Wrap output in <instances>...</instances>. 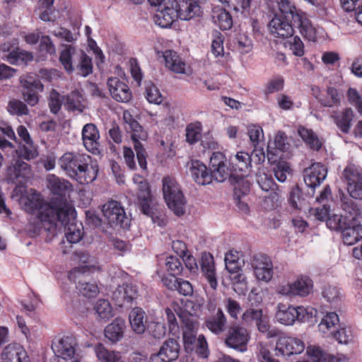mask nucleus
Listing matches in <instances>:
<instances>
[{
  "label": "nucleus",
  "instance_id": "26",
  "mask_svg": "<svg viewBox=\"0 0 362 362\" xmlns=\"http://www.w3.org/2000/svg\"><path fill=\"white\" fill-rule=\"evenodd\" d=\"M31 173L30 166L20 158L14 159L8 168V176L13 182L22 183Z\"/></svg>",
  "mask_w": 362,
  "mask_h": 362
},
{
  "label": "nucleus",
  "instance_id": "40",
  "mask_svg": "<svg viewBox=\"0 0 362 362\" xmlns=\"http://www.w3.org/2000/svg\"><path fill=\"white\" fill-rule=\"evenodd\" d=\"M94 351L100 362H124L120 352L108 350L103 344L96 345Z\"/></svg>",
  "mask_w": 362,
  "mask_h": 362
},
{
  "label": "nucleus",
  "instance_id": "37",
  "mask_svg": "<svg viewBox=\"0 0 362 362\" xmlns=\"http://www.w3.org/2000/svg\"><path fill=\"white\" fill-rule=\"evenodd\" d=\"M129 321L134 332L141 334L145 332L146 320L145 312L142 309L139 308L132 309L129 315Z\"/></svg>",
  "mask_w": 362,
  "mask_h": 362
},
{
  "label": "nucleus",
  "instance_id": "51",
  "mask_svg": "<svg viewBox=\"0 0 362 362\" xmlns=\"http://www.w3.org/2000/svg\"><path fill=\"white\" fill-rule=\"evenodd\" d=\"M322 294L327 302L333 304H337L342 298L340 289L334 285L325 286Z\"/></svg>",
  "mask_w": 362,
  "mask_h": 362
},
{
  "label": "nucleus",
  "instance_id": "62",
  "mask_svg": "<svg viewBox=\"0 0 362 362\" xmlns=\"http://www.w3.org/2000/svg\"><path fill=\"white\" fill-rule=\"evenodd\" d=\"M257 182L260 188L265 192L273 189L274 187L273 179L270 175H267L264 170L259 171L257 175Z\"/></svg>",
  "mask_w": 362,
  "mask_h": 362
},
{
  "label": "nucleus",
  "instance_id": "27",
  "mask_svg": "<svg viewBox=\"0 0 362 362\" xmlns=\"http://www.w3.org/2000/svg\"><path fill=\"white\" fill-rule=\"evenodd\" d=\"M189 170L193 180L199 185H205L212 181V175L206 166L199 160H192L189 163Z\"/></svg>",
  "mask_w": 362,
  "mask_h": 362
},
{
  "label": "nucleus",
  "instance_id": "28",
  "mask_svg": "<svg viewBox=\"0 0 362 362\" xmlns=\"http://www.w3.org/2000/svg\"><path fill=\"white\" fill-rule=\"evenodd\" d=\"M339 324L338 315L334 312L327 313L318 324V331L325 337H332Z\"/></svg>",
  "mask_w": 362,
  "mask_h": 362
},
{
  "label": "nucleus",
  "instance_id": "29",
  "mask_svg": "<svg viewBox=\"0 0 362 362\" xmlns=\"http://www.w3.org/2000/svg\"><path fill=\"white\" fill-rule=\"evenodd\" d=\"M231 170L235 174L240 172L241 174L247 175L250 172L251 166V156L244 151L238 152L229 158Z\"/></svg>",
  "mask_w": 362,
  "mask_h": 362
},
{
  "label": "nucleus",
  "instance_id": "7",
  "mask_svg": "<svg viewBox=\"0 0 362 362\" xmlns=\"http://www.w3.org/2000/svg\"><path fill=\"white\" fill-rule=\"evenodd\" d=\"M133 182L139 190L137 197L142 213L151 217L153 223H157L159 226H163L165 224L164 220L161 219L159 216L155 213L154 209L151 205V195L148 183L142 176L139 175H135L133 177Z\"/></svg>",
  "mask_w": 362,
  "mask_h": 362
},
{
  "label": "nucleus",
  "instance_id": "4",
  "mask_svg": "<svg viewBox=\"0 0 362 362\" xmlns=\"http://www.w3.org/2000/svg\"><path fill=\"white\" fill-rule=\"evenodd\" d=\"M123 119L124 122V129L130 135L131 139L134 143L138 163L140 167L145 170L147 168L146 151L140 141H146L148 138V134L143 127L133 118L129 112H124Z\"/></svg>",
  "mask_w": 362,
  "mask_h": 362
},
{
  "label": "nucleus",
  "instance_id": "32",
  "mask_svg": "<svg viewBox=\"0 0 362 362\" xmlns=\"http://www.w3.org/2000/svg\"><path fill=\"white\" fill-rule=\"evenodd\" d=\"M201 267L204 275L213 289L217 286V280L213 256L209 252H204L201 257Z\"/></svg>",
  "mask_w": 362,
  "mask_h": 362
},
{
  "label": "nucleus",
  "instance_id": "11",
  "mask_svg": "<svg viewBox=\"0 0 362 362\" xmlns=\"http://www.w3.org/2000/svg\"><path fill=\"white\" fill-rule=\"evenodd\" d=\"M102 212L110 225L127 227L129 224L128 218L124 209L117 201H109L103 206Z\"/></svg>",
  "mask_w": 362,
  "mask_h": 362
},
{
  "label": "nucleus",
  "instance_id": "13",
  "mask_svg": "<svg viewBox=\"0 0 362 362\" xmlns=\"http://www.w3.org/2000/svg\"><path fill=\"white\" fill-rule=\"evenodd\" d=\"M249 340L250 334L245 328L233 326L228 330L225 342L228 347L243 352L247 349V344Z\"/></svg>",
  "mask_w": 362,
  "mask_h": 362
},
{
  "label": "nucleus",
  "instance_id": "22",
  "mask_svg": "<svg viewBox=\"0 0 362 362\" xmlns=\"http://www.w3.org/2000/svg\"><path fill=\"white\" fill-rule=\"evenodd\" d=\"M99 132L93 124L84 125L82 129V139L85 148L93 154L100 153L99 150Z\"/></svg>",
  "mask_w": 362,
  "mask_h": 362
},
{
  "label": "nucleus",
  "instance_id": "6",
  "mask_svg": "<svg viewBox=\"0 0 362 362\" xmlns=\"http://www.w3.org/2000/svg\"><path fill=\"white\" fill-rule=\"evenodd\" d=\"M163 192L165 201L177 216L185 212L186 200L175 180L166 177L163 180Z\"/></svg>",
  "mask_w": 362,
  "mask_h": 362
},
{
  "label": "nucleus",
  "instance_id": "8",
  "mask_svg": "<svg viewBox=\"0 0 362 362\" xmlns=\"http://www.w3.org/2000/svg\"><path fill=\"white\" fill-rule=\"evenodd\" d=\"M313 282L308 276H299L293 282L284 281L276 288L277 294L293 298L308 296L313 291Z\"/></svg>",
  "mask_w": 362,
  "mask_h": 362
},
{
  "label": "nucleus",
  "instance_id": "12",
  "mask_svg": "<svg viewBox=\"0 0 362 362\" xmlns=\"http://www.w3.org/2000/svg\"><path fill=\"white\" fill-rule=\"evenodd\" d=\"M20 83L23 87V95L24 100L31 106L38 103L39 97L35 90L42 91L44 86L39 80L35 79L32 76L21 77Z\"/></svg>",
  "mask_w": 362,
  "mask_h": 362
},
{
  "label": "nucleus",
  "instance_id": "45",
  "mask_svg": "<svg viewBox=\"0 0 362 362\" xmlns=\"http://www.w3.org/2000/svg\"><path fill=\"white\" fill-rule=\"evenodd\" d=\"M279 11L286 17H291L294 23L296 21H300V17L303 14L300 10H298L294 4L289 0H275Z\"/></svg>",
  "mask_w": 362,
  "mask_h": 362
},
{
  "label": "nucleus",
  "instance_id": "41",
  "mask_svg": "<svg viewBox=\"0 0 362 362\" xmlns=\"http://www.w3.org/2000/svg\"><path fill=\"white\" fill-rule=\"evenodd\" d=\"M226 321L222 310L218 309L214 315L206 320L205 325L211 332L218 334L226 329Z\"/></svg>",
  "mask_w": 362,
  "mask_h": 362
},
{
  "label": "nucleus",
  "instance_id": "48",
  "mask_svg": "<svg viewBox=\"0 0 362 362\" xmlns=\"http://www.w3.org/2000/svg\"><path fill=\"white\" fill-rule=\"evenodd\" d=\"M344 213L346 214L344 217L341 215L332 213V215L327 219V227L334 230L341 231L344 229L351 222L350 216L346 212Z\"/></svg>",
  "mask_w": 362,
  "mask_h": 362
},
{
  "label": "nucleus",
  "instance_id": "33",
  "mask_svg": "<svg viewBox=\"0 0 362 362\" xmlns=\"http://www.w3.org/2000/svg\"><path fill=\"white\" fill-rule=\"evenodd\" d=\"M275 317L284 325H293L296 321V307L283 303H278Z\"/></svg>",
  "mask_w": 362,
  "mask_h": 362
},
{
  "label": "nucleus",
  "instance_id": "47",
  "mask_svg": "<svg viewBox=\"0 0 362 362\" xmlns=\"http://www.w3.org/2000/svg\"><path fill=\"white\" fill-rule=\"evenodd\" d=\"M78 57V52L71 45H64L61 52L59 60L64 68L68 71L71 72L74 70L72 62L75 57Z\"/></svg>",
  "mask_w": 362,
  "mask_h": 362
},
{
  "label": "nucleus",
  "instance_id": "19",
  "mask_svg": "<svg viewBox=\"0 0 362 362\" xmlns=\"http://www.w3.org/2000/svg\"><path fill=\"white\" fill-rule=\"evenodd\" d=\"M289 148V144L287 141L286 135L281 132H279L272 141L268 142L267 157L271 162H276V158H281L283 153Z\"/></svg>",
  "mask_w": 362,
  "mask_h": 362
},
{
  "label": "nucleus",
  "instance_id": "31",
  "mask_svg": "<svg viewBox=\"0 0 362 362\" xmlns=\"http://www.w3.org/2000/svg\"><path fill=\"white\" fill-rule=\"evenodd\" d=\"M126 329L125 320L122 317H116L105 329V337L112 343L120 341Z\"/></svg>",
  "mask_w": 362,
  "mask_h": 362
},
{
  "label": "nucleus",
  "instance_id": "30",
  "mask_svg": "<svg viewBox=\"0 0 362 362\" xmlns=\"http://www.w3.org/2000/svg\"><path fill=\"white\" fill-rule=\"evenodd\" d=\"M203 11L199 2L196 0H187L179 4V18L183 21L199 17Z\"/></svg>",
  "mask_w": 362,
  "mask_h": 362
},
{
  "label": "nucleus",
  "instance_id": "10",
  "mask_svg": "<svg viewBox=\"0 0 362 362\" xmlns=\"http://www.w3.org/2000/svg\"><path fill=\"white\" fill-rule=\"evenodd\" d=\"M343 176L350 196L354 199H362V169L350 165L344 170Z\"/></svg>",
  "mask_w": 362,
  "mask_h": 362
},
{
  "label": "nucleus",
  "instance_id": "63",
  "mask_svg": "<svg viewBox=\"0 0 362 362\" xmlns=\"http://www.w3.org/2000/svg\"><path fill=\"white\" fill-rule=\"evenodd\" d=\"M301 191L298 187H294L289 194L288 201L293 209H300L304 204V199L302 198Z\"/></svg>",
  "mask_w": 362,
  "mask_h": 362
},
{
  "label": "nucleus",
  "instance_id": "43",
  "mask_svg": "<svg viewBox=\"0 0 362 362\" xmlns=\"http://www.w3.org/2000/svg\"><path fill=\"white\" fill-rule=\"evenodd\" d=\"M300 28L301 35L309 41L315 42L317 37V30L311 24L304 13L300 17V21L294 22Z\"/></svg>",
  "mask_w": 362,
  "mask_h": 362
},
{
  "label": "nucleus",
  "instance_id": "59",
  "mask_svg": "<svg viewBox=\"0 0 362 362\" xmlns=\"http://www.w3.org/2000/svg\"><path fill=\"white\" fill-rule=\"evenodd\" d=\"M332 337L334 338L339 343L344 344L353 342L354 339L351 329L348 327L337 329Z\"/></svg>",
  "mask_w": 362,
  "mask_h": 362
},
{
  "label": "nucleus",
  "instance_id": "2",
  "mask_svg": "<svg viewBox=\"0 0 362 362\" xmlns=\"http://www.w3.org/2000/svg\"><path fill=\"white\" fill-rule=\"evenodd\" d=\"M60 167L71 177H76L81 184L96 179L98 166L90 156L84 153H66L59 159Z\"/></svg>",
  "mask_w": 362,
  "mask_h": 362
},
{
  "label": "nucleus",
  "instance_id": "18",
  "mask_svg": "<svg viewBox=\"0 0 362 362\" xmlns=\"http://www.w3.org/2000/svg\"><path fill=\"white\" fill-rule=\"evenodd\" d=\"M0 359L1 362H31L24 347L16 343L10 344L4 348Z\"/></svg>",
  "mask_w": 362,
  "mask_h": 362
},
{
  "label": "nucleus",
  "instance_id": "58",
  "mask_svg": "<svg viewBox=\"0 0 362 362\" xmlns=\"http://www.w3.org/2000/svg\"><path fill=\"white\" fill-rule=\"evenodd\" d=\"M146 98L150 103L160 105L163 101V96L158 88L152 83L146 87Z\"/></svg>",
  "mask_w": 362,
  "mask_h": 362
},
{
  "label": "nucleus",
  "instance_id": "52",
  "mask_svg": "<svg viewBox=\"0 0 362 362\" xmlns=\"http://www.w3.org/2000/svg\"><path fill=\"white\" fill-rule=\"evenodd\" d=\"M211 175L212 180L214 179L218 182H223L228 177L230 179L235 175L231 168H228L226 163L219 165L218 167L211 169Z\"/></svg>",
  "mask_w": 362,
  "mask_h": 362
},
{
  "label": "nucleus",
  "instance_id": "23",
  "mask_svg": "<svg viewBox=\"0 0 362 362\" xmlns=\"http://www.w3.org/2000/svg\"><path fill=\"white\" fill-rule=\"evenodd\" d=\"M327 175V170L322 164L314 163L305 170L304 182L308 187L315 188L320 185Z\"/></svg>",
  "mask_w": 362,
  "mask_h": 362
},
{
  "label": "nucleus",
  "instance_id": "54",
  "mask_svg": "<svg viewBox=\"0 0 362 362\" xmlns=\"http://www.w3.org/2000/svg\"><path fill=\"white\" fill-rule=\"evenodd\" d=\"M224 36L222 33L217 30H214L212 33L211 52L214 56L223 55V41Z\"/></svg>",
  "mask_w": 362,
  "mask_h": 362
},
{
  "label": "nucleus",
  "instance_id": "39",
  "mask_svg": "<svg viewBox=\"0 0 362 362\" xmlns=\"http://www.w3.org/2000/svg\"><path fill=\"white\" fill-rule=\"evenodd\" d=\"M95 318L99 322H106L114 316L113 308L110 303L105 299L98 300L93 305Z\"/></svg>",
  "mask_w": 362,
  "mask_h": 362
},
{
  "label": "nucleus",
  "instance_id": "36",
  "mask_svg": "<svg viewBox=\"0 0 362 362\" xmlns=\"http://www.w3.org/2000/svg\"><path fill=\"white\" fill-rule=\"evenodd\" d=\"M213 22L222 30H229L233 25L230 14L222 7L214 6L211 11Z\"/></svg>",
  "mask_w": 362,
  "mask_h": 362
},
{
  "label": "nucleus",
  "instance_id": "38",
  "mask_svg": "<svg viewBox=\"0 0 362 362\" xmlns=\"http://www.w3.org/2000/svg\"><path fill=\"white\" fill-rule=\"evenodd\" d=\"M269 28L272 34L277 37H288L293 33L292 25L278 17H274L270 21Z\"/></svg>",
  "mask_w": 362,
  "mask_h": 362
},
{
  "label": "nucleus",
  "instance_id": "20",
  "mask_svg": "<svg viewBox=\"0 0 362 362\" xmlns=\"http://www.w3.org/2000/svg\"><path fill=\"white\" fill-rule=\"evenodd\" d=\"M183 327V341L185 348L187 350H193L195 348V344L197 341L196 338L197 331L198 329V322L194 318L186 317L183 314L180 315Z\"/></svg>",
  "mask_w": 362,
  "mask_h": 362
},
{
  "label": "nucleus",
  "instance_id": "44",
  "mask_svg": "<svg viewBox=\"0 0 362 362\" xmlns=\"http://www.w3.org/2000/svg\"><path fill=\"white\" fill-rule=\"evenodd\" d=\"M64 105L69 110L82 112L86 107V102L80 92L74 90L67 95Z\"/></svg>",
  "mask_w": 362,
  "mask_h": 362
},
{
  "label": "nucleus",
  "instance_id": "61",
  "mask_svg": "<svg viewBox=\"0 0 362 362\" xmlns=\"http://www.w3.org/2000/svg\"><path fill=\"white\" fill-rule=\"evenodd\" d=\"M276 178L281 182L287 179V177L291 175V169L289 164L286 162H279L274 169Z\"/></svg>",
  "mask_w": 362,
  "mask_h": 362
},
{
  "label": "nucleus",
  "instance_id": "64",
  "mask_svg": "<svg viewBox=\"0 0 362 362\" xmlns=\"http://www.w3.org/2000/svg\"><path fill=\"white\" fill-rule=\"evenodd\" d=\"M257 356L259 362H279L272 356L268 346L262 343L257 345Z\"/></svg>",
  "mask_w": 362,
  "mask_h": 362
},
{
  "label": "nucleus",
  "instance_id": "1",
  "mask_svg": "<svg viewBox=\"0 0 362 362\" xmlns=\"http://www.w3.org/2000/svg\"><path fill=\"white\" fill-rule=\"evenodd\" d=\"M52 211V209L48 206L42 211L43 220H46L48 223L45 230L52 231L60 226L64 228L65 235L69 243H78L83 234V226L81 223L76 222L75 220L76 211L73 205L70 202H64L54 216H49Z\"/></svg>",
  "mask_w": 362,
  "mask_h": 362
},
{
  "label": "nucleus",
  "instance_id": "34",
  "mask_svg": "<svg viewBox=\"0 0 362 362\" xmlns=\"http://www.w3.org/2000/svg\"><path fill=\"white\" fill-rule=\"evenodd\" d=\"M78 261L81 264L78 267L74 268L69 278L72 279V275L76 273H85L87 272H94L98 270L100 267L98 264L97 260L94 257L90 256L86 252H78L76 254Z\"/></svg>",
  "mask_w": 362,
  "mask_h": 362
},
{
  "label": "nucleus",
  "instance_id": "21",
  "mask_svg": "<svg viewBox=\"0 0 362 362\" xmlns=\"http://www.w3.org/2000/svg\"><path fill=\"white\" fill-rule=\"evenodd\" d=\"M166 67L175 74L190 75L192 69L174 51L166 50L163 53Z\"/></svg>",
  "mask_w": 362,
  "mask_h": 362
},
{
  "label": "nucleus",
  "instance_id": "35",
  "mask_svg": "<svg viewBox=\"0 0 362 362\" xmlns=\"http://www.w3.org/2000/svg\"><path fill=\"white\" fill-rule=\"evenodd\" d=\"M204 302V299L200 296H195L192 300H187L184 303L182 310L180 312L177 311V314L179 317L183 314L186 317L197 320L195 317L201 313Z\"/></svg>",
  "mask_w": 362,
  "mask_h": 362
},
{
  "label": "nucleus",
  "instance_id": "16",
  "mask_svg": "<svg viewBox=\"0 0 362 362\" xmlns=\"http://www.w3.org/2000/svg\"><path fill=\"white\" fill-rule=\"evenodd\" d=\"M47 181L48 189L52 192L53 194L59 197V198L53 199L50 202L51 204H53L54 203H59L62 200L69 202L66 198V194H69L70 191H71V185L68 181L60 179L59 177L52 174L48 175Z\"/></svg>",
  "mask_w": 362,
  "mask_h": 362
},
{
  "label": "nucleus",
  "instance_id": "46",
  "mask_svg": "<svg viewBox=\"0 0 362 362\" xmlns=\"http://www.w3.org/2000/svg\"><path fill=\"white\" fill-rule=\"evenodd\" d=\"M298 133L303 141L310 148L319 150L321 148L322 142L312 129L304 127H299L298 129Z\"/></svg>",
  "mask_w": 362,
  "mask_h": 362
},
{
  "label": "nucleus",
  "instance_id": "53",
  "mask_svg": "<svg viewBox=\"0 0 362 362\" xmlns=\"http://www.w3.org/2000/svg\"><path fill=\"white\" fill-rule=\"evenodd\" d=\"M79 64L77 70L79 75L86 77L92 72L93 65L91 59L84 52H78Z\"/></svg>",
  "mask_w": 362,
  "mask_h": 362
},
{
  "label": "nucleus",
  "instance_id": "50",
  "mask_svg": "<svg viewBox=\"0 0 362 362\" xmlns=\"http://www.w3.org/2000/svg\"><path fill=\"white\" fill-rule=\"evenodd\" d=\"M354 113L352 110L346 108L336 117V124L341 132L348 133L351 128Z\"/></svg>",
  "mask_w": 362,
  "mask_h": 362
},
{
  "label": "nucleus",
  "instance_id": "42",
  "mask_svg": "<svg viewBox=\"0 0 362 362\" xmlns=\"http://www.w3.org/2000/svg\"><path fill=\"white\" fill-rule=\"evenodd\" d=\"M245 175L244 174L235 175L230 178V182L235 185V198L245 197L250 191V182L245 178Z\"/></svg>",
  "mask_w": 362,
  "mask_h": 362
},
{
  "label": "nucleus",
  "instance_id": "14",
  "mask_svg": "<svg viewBox=\"0 0 362 362\" xmlns=\"http://www.w3.org/2000/svg\"><path fill=\"white\" fill-rule=\"evenodd\" d=\"M305 344L302 340L288 336H281L278 338L275 351L277 355L291 356L303 351Z\"/></svg>",
  "mask_w": 362,
  "mask_h": 362
},
{
  "label": "nucleus",
  "instance_id": "24",
  "mask_svg": "<svg viewBox=\"0 0 362 362\" xmlns=\"http://www.w3.org/2000/svg\"><path fill=\"white\" fill-rule=\"evenodd\" d=\"M107 84L112 97L117 101L127 103L132 98V93L127 85L117 78H110Z\"/></svg>",
  "mask_w": 362,
  "mask_h": 362
},
{
  "label": "nucleus",
  "instance_id": "25",
  "mask_svg": "<svg viewBox=\"0 0 362 362\" xmlns=\"http://www.w3.org/2000/svg\"><path fill=\"white\" fill-rule=\"evenodd\" d=\"M74 339L71 337H64L56 339L52 344V349L54 354L63 359L71 358L75 354Z\"/></svg>",
  "mask_w": 362,
  "mask_h": 362
},
{
  "label": "nucleus",
  "instance_id": "17",
  "mask_svg": "<svg viewBox=\"0 0 362 362\" xmlns=\"http://www.w3.org/2000/svg\"><path fill=\"white\" fill-rule=\"evenodd\" d=\"M180 346L174 339L165 341L161 346L158 354L150 358V362H172L179 356Z\"/></svg>",
  "mask_w": 362,
  "mask_h": 362
},
{
  "label": "nucleus",
  "instance_id": "15",
  "mask_svg": "<svg viewBox=\"0 0 362 362\" xmlns=\"http://www.w3.org/2000/svg\"><path fill=\"white\" fill-rule=\"evenodd\" d=\"M251 266L259 281L269 282L273 276V265L269 257L264 255L253 257Z\"/></svg>",
  "mask_w": 362,
  "mask_h": 362
},
{
  "label": "nucleus",
  "instance_id": "3",
  "mask_svg": "<svg viewBox=\"0 0 362 362\" xmlns=\"http://www.w3.org/2000/svg\"><path fill=\"white\" fill-rule=\"evenodd\" d=\"M342 210L350 216L351 222L341 230L344 244L354 245L362 238V225L356 221L362 219V205L358 204L349 198L341 199Z\"/></svg>",
  "mask_w": 362,
  "mask_h": 362
},
{
  "label": "nucleus",
  "instance_id": "9",
  "mask_svg": "<svg viewBox=\"0 0 362 362\" xmlns=\"http://www.w3.org/2000/svg\"><path fill=\"white\" fill-rule=\"evenodd\" d=\"M155 23L161 28H168L179 18V4L176 0H164L157 5Z\"/></svg>",
  "mask_w": 362,
  "mask_h": 362
},
{
  "label": "nucleus",
  "instance_id": "57",
  "mask_svg": "<svg viewBox=\"0 0 362 362\" xmlns=\"http://www.w3.org/2000/svg\"><path fill=\"white\" fill-rule=\"evenodd\" d=\"M79 292L84 296L93 298L99 293V288L95 283L79 281L77 285Z\"/></svg>",
  "mask_w": 362,
  "mask_h": 362
},
{
  "label": "nucleus",
  "instance_id": "5",
  "mask_svg": "<svg viewBox=\"0 0 362 362\" xmlns=\"http://www.w3.org/2000/svg\"><path fill=\"white\" fill-rule=\"evenodd\" d=\"M64 201H62L59 203H45L41 195L37 193L35 190L30 189L25 195H23L20 199V204L25 211L28 213H33L35 211H37V218L41 223L42 227L44 228L47 226L48 223L46 220H43L42 217V211L43 209L48 206L52 209V211L50 213L49 216H54L58 212V209L61 207V204Z\"/></svg>",
  "mask_w": 362,
  "mask_h": 362
},
{
  "label": "nucleus",
  "instance_id": "49",
  "mask_svg": "<svg viewBox=\"0 0 362 362\" xmlns=\"http://www.w3.org/2000/svg\"><path fill=\"white\" fill-rule=\"evenodd\" d=\"M33 55L30 52L16 49L6 56V60L12 64H26L32 61Z\"/></svg>",
  "mask_w": 362,
  "mask_h": 362
},
{
  "label": "nucleus",
  "instance_id": "56",
  "mask_svg": "<svg viewBox=\"0 0 362 362\" xmlns=\"http://www.w3.org/2000/svg\"><path fill=\"white\" fill-rule=\"evenodd\" d=\"M317 310L310 306H297L296 307V320L300 322H307L316 316Z\"/></svg>",
  "mask_w": 362,
  "mask_h": 362
},
{
  "label": "nucleus",
  "instance_id": "60",
  "mask_svg": "<svg viewBox=\"0 0 362 362\" xmlns=\"http://www.w3.org/2000/svg\"><path fill=\"white\" fill-rule=\"evenodd\" d=\"M327 98L322 99L320 103L325 107H333L337 105L340 103V95L338 90L334 87H328L327 88Z\"/></svg>",
  "mask_w": 362,
  "mask_h": 362
},
{
  "label": "nucleus",
  "instance_id": "55",
  "mask_svg": "<svg viewBox=\"0 0 362 362\" xmlns=\"http://www.w3.org/2000/svg\"><path fill=\"white\" fill-rule=\"evenodd\" d=\"M202 125L199 122L191 123L186 128V140L192 144L196 143L201 136Z\"/></svg>",
  "mask_w": 362,
  "mask_h": 362
}]
</instances>
